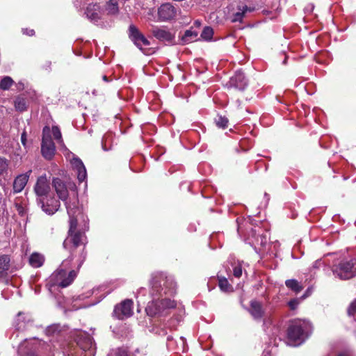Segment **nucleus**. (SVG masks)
<instances>
[{"mask_svg":"<svg viewBox=\"0 0 356 356\" xmlns=\"http://www.w3.org/2000/svg\"><path fill=\"white\" fill-rule=\"evenodd\" d=\"M150 284V294L154 300L145 308L147 314L151 317L168 315V311L176 307V303L168 298L159 300V297L174 295L176 293V282L172 277L156 273L152 274Z\"/></svg>","mask_w":356,"mask_h":356,"instance_id":"obj_1","label":"nucleus"},{"mask_svg":"<svg viewBox=\"0 0 356 356\" xmlns=\"http://www.w3.org/2000/svg\"><path fill=\"white\" fill-rule=\"evenodd\" d=\"M78 218L69 221L68 236L63 241V247L70 252V256L63 261V266L74 268L79 272L86 259L88 252L86 246L88 243L85 234L77 230Z\"/></svg>","mask_w":356,"mask_h":356,"instance_id":"obj_2","label":"nucleus"},{"mask_svg":"<svg viewBox=\"0 0 356 356\" xmlns=\"http://www.w3.org/2000/svg\"><path fill=\"white\" fill-rule=\"evenodd\" d=\"M55 192L56 193L58 200L65 202L67 213L70 217V220L73 218H83V214L77 207V194L72 200H67L69 192L65 183L58 177H54L51 182Z\"/></svg>","mask_w":356,"mask_h":356,"instance_id":"obj_3","label":"nucleus"},{"mask_svg":"<svg viewBox=\"0 0 356 356\" xmlns=\"http://www.w3.org/2000/svg\"><path fill=\"white\" fill-rule=\"evenodd\" d=\"M312 332V325L305 320L296 319L291 321L287 330V337L291 346H296L302 343Z\"/></svg>","mask_w":356,"mask_h":356,"instance_id":"obj_4","label":"nucleus"},{"mask_svg":"<svg viewBox=\"0 0 356 356\" xmlns=\"http://www.w3.org/2000/svg\"><path fill=\"white\" fill-rule=\"evenodd\" d=\"M333 274L341 280H348L356 276V259L341 261L332 268Z\"/></svg>","mask_w":356,"mask_h":356,"instance_id":"obj_5","label":"nucleus"},{"mask_svg":"<svg viewBox=\"0 0 356 356\" xmlns=\"http://www.w3.org/2000/svg\"><path fill=\"white\" fill-rule=\"evenodd\" d=\"M72 268L63 266L62 263L59 268L51 276V280L54 284L63 288L70 285L76 277L78 273L75 269H71L69 272L67 271Z\"/></svg>","mask_w":356,"mask_h":356,"instance_id":"obj_6","label":"nucleus"},{"mask_svg":"<svg viewBox=\"0 0 356 356\" xmlns=\"http://www.w3.org/2000/svg\"><path fill=\"white\" fill-rule=\"evenodd\" d=\"M129 37L134 44L146 55L152 54L154 51L152 48H147L150 45L148 39L134 25L131 24L129 27Z\"/></svg>","mask_w":356,"mask_h":356,"instance_id":"obj_7","label":"nucleus"},{"mask_svg":"<svg viewBox=\"0 0 356 356\" xmlns=\"http://www.w3.org/2000/svg\"><path fill=\"white\" fill-rule=\"evenodd\" d=\"M38 205L42 211L47 215H53L58 211L60 202L56 199L53 193L36 200Z\"/></svg>","mask_w":356,"mask_h":356,"instance_id":"obj_8","label":"nucleus"},{"mask_svg":"<svg viewBox=\"0 0 356 356\" xmlns=\"http://www.w3.org/2000/svg\"><path fill=\"white\" fill-rule=\"evenodd\" d=\"M41 152L43 157L47 160H51L56 152V147L49 134V128L47 127L43 129Z\"/></svg>","mask_w":356,"mask_h":356,"instance_id":"obj_9","label":"nucleus"},{"mask_svg":"<svg viewBox=\"0 0 356 356\" xmlns=\"http://www.w3.org/2000/svg\"><path fill=\"white\" fill-rule=\"evenodd\" d=\"M33 191L36 196V200L44 196L51 194L50 182L45 175L38 177L33 186Z\"/></svg>","mask_w":356,"mask_h":356,"instance_id":"obj_10","label":"nucleus"},{"mask_svg":"<svg viewBox=\"0 0 356 356\" xmlns=\"http://www.w3.org/2000/svg\"><path fill=\"white\" fill-rule=\"evenodd\" d=\"M75 341L77 346L83 351H92L95 343L92 337L87 332L78 330L75 334Z\"/></svg>","mask_w":356,"mask_h":356,"instance_id":"obj_11","label":"nucleus"},{"mask_svg":"<svg viewBox=\"0 0 356 356\" xmlns=\"http://www.w3.org/2000/svg\"><path fill=\"white\" fill-rule=\"evenodd\" d=\"M114 315L120 320L131 316L133 314V301L127 299L115 307Z\"/></svg>","mask_w":356,"mask_h":356,"instance_id":"obj_12","label":"nucleus"},{"mask_svg":"<svg viewBox=\"0 0 356 356\" xmlns=\"http://www.w3.org/2000/svg\"><path fill=\"white\" fill-rule=\"evenodd\" d=\"M33 323L32 315L29 312H19L16 315L13 326L17 330H24L27 327Z\"/></svg>","mask_w":356,"mask_h":356,"instance_id":"obj_13","label":"nucleus"},{"mask_svg":"<svg viewBox=\"0 0 356 356\" xmlns=\"http://www.w3.org/2000/svg\"><path fill=\"white\" fill-rule=\"evenodd\" d=\"M152 33L161 42L173 43L175 40V34L165 27L154 26L152 29Z\"/></svg>","mask_w":356,"mask_h":356,"instance_id":"obj_14","label":"nucleus"},{"mask_svg":"<svg viewBox=\"0 0 356 356\" xmlns=\"http://www.w3.org/2000/svg\"><path fill=\"white\" fill-rule=\"evenodd\" d=\"M159 19L161 21L170 20L176 17V8L170 3L162 4L158 9Z\"/></svg>","mask_w":356,"mask_h":356,"instance_id":"obj_15","label":"nucleus"},{"mask_svg":"<svg viewBox=\"0 0 356 356\" xmlns=\"http://www.w3.org/2000/svg\"><path fill=\"white\" fill-rule=\"evenodd\" d=\"M86 17L92 22H97L101 19L103 10L98 3H90L84 13Z\"/></svg>","mask_w":356,"mask_h":356,"instance_id":"obj_16","label":"nucleus"},{"mask_svg":"<svg viewBox=\"0 0 356 356\" xmlns=\"http://www.w3.org/2000/svg\"><path fill=\"white\" fill-rule=\"evenodd\" d=\"M32 173V170H29L25 173L20 174L17 175L14 181L13 184V189L14 193H18L22 192L25 186H26L29 177Z\"/></svg>","mask_w":356,"mask_h":356,"instance_id":"obj_17","label":"nucleus"},{"mask_svg":"<svg viewBox=\"0 0 356 356\" xmlns=\"http://www.w3.org/2000/svg\"><path fill=\"white\" fill-rule=\"evenodd\" d=\"M229 83L230 87L243 90L248 86V80L243 72L238 71L230 79Z\"/></svg>","mask_w":356,"mask_h":356,"instance_id":"obj_18","label":"nucleus"},{"mask_svg":"<svg viewBox=\"0 0 356 356\" xmlns=\"http://www.w3.org/2000/svg\"><path fill=\"white\" fill-rule=\"evenodd\" d=\"M72 164L77 172V178L80 182L83 181L87 176L86 169L82 162L79 158H74L72 161Z\"/></svg>","mask_w":356,"mask_h":356,"instance_id":"obj_19","label":"nucleus"},{"mask_svg":"<svg viewBox=\"0 0 356 356\" xmlns=\"http://www.w3.org/2000/svg\"><path fill=\"white\" fill-rule=\"evenodd\" d=\"M250 313L254 319H261L264 314L261 303L257 300H252L250 302Z\"/></svg>","mask_w":356,"mask_h":356,"instance_id":"obj_20","label":"nucleus"},{"mask_svg":"<svg viewBox=\"0 0 356 356\" xmlns=\"http://www.w3.org/2000/svg\"><path fill=\"white\" fill-rule=\"evenodd\" d=\"M10 258L9 255L3 254L0 256V277L4 278L8 275L10 268Z\"/></svg>","mask_w":356,"mask_h":356,"instance_id":"obj_21","label":"nucleus"},{"mask_svg":"<svg viewBox=\"0 0 356 356\" xmlns=\"http://www.w3.org/2000/svg\"><path fill=\"white\" fill-rule=\"evenodd\" d=\"M44 261V257L37 252L33 253L29 257V264L34 268H39L42 266Z\"/></svg>","mask_w":356,"mask_h":356,"instance_id":"obj_22","label":"nucleus"},{"mask_svg":"<svg viewBox=\"0 0 356 356\" xmlns=\"http://www.w3.org/2000/svg\"><path fill=\"white\" fill-rule=\"evenodd\" d=\"M285 285L288 289H291L296 293L300 292L303 289V286L297 280L295 279L286 280Z\"/></svg>","mask_w":356,"mask_h":356,"instance_id":"obj_23","label":"nucleus"},{"mask_svg":"<svg viewBox=\"0 0 356 356\" xmlns=\"http://www.w3.org/2000/svg\"><path fill=\"white\" fill-rule=\"evenodd\" d=\"M197 32L192 30H186L181 37L182 44L190 43L197 40Z\"/></svg>","mask_w":356,"mask_h":356,"instance_id":"obj_24","label":"nucleus"},{"mask_svg":"<svg viewBox=\"0 0 356 356\" xmlns=\"http://www.w3.org/2000/svg\"><path fill=\"white\" fill-rule=\"evenodd\" d=\"M252 235L254 238V241L252 243L255 245H260L261 247H265L268 243V237L266 234L256 235V230H252Z\"/></svg>","mask_w":356,"mask_h":356,"instance_id":"obj_25","label":"nucleus"},{"mask_svg":"<svg viewBox=\"0 0 356 356\" xmlns=\"http://www.w3.org/2000/svg\"><path fill=\"white\" fill-rule=\"evenodd\" d=\"M238 11L236 12L233 15V18H232L233 22H242V19L245 15V13L248 10L250 11V10L248 8V7L246 5H242V6H238Z\"/></svg>","mask_w":356,"mask_h":356,"instance_id":"obj_26","label":"nucleus"},{"mask_svg":"<svg viewBox=\"0 0 356 356\" xmlns=\"http://www.w3.org/2000/svg\"><path fill=\"white\" fill-rule=\"evenodd\" d=\"M14 106L17 111L22 112L26 110L27 104L24 97L18 96L14 101Z\"/></svg>","mask_w":356,"mask_h":356,"instance_id":"obj_27","label":"nucleus"},{"mask_svg":"<svg viewBox=\"0 0 356 356\" xmlns=\"http://www.w3.org/2000/svg\"><path fill=\"white\" fill-rule=\"evenodd\" d=\"M106 10L107 11L108 14L110 15H115L118 13L119 8H118V3L117 0H110L106 3Z\"/></svg>","mask_w":356,"mask_h":356,"instance_id":"obj_28","label":"nucleus"},{"mask_svg":"<svg viewBox=\"0 0 356 356\" xmlns=\"http://www.w3.org/2000/svg\"><path fill=\"white\" fill-rule=\"evenodd\" d=\"M218 286L220 289L225 292L232 291V286L229 284L228 280L225 277H218Z\"/></svg>","mask_w":356,"mask_h":356,"instance_id":"obj_29","label":"nucleus"},{"mask_svg":"<svg viewBox=\"0 0 356 356\" xmlns=\"http://www.w3.org/2000/svg\"><path fill=\"white\" fill-rule=\"evenodd\" d=\"M213 35V30L210 26H205L200 35V37L204 40H211Z\"/></svg>","mask_w":356,"mask_h":356,"instance_id":"obj_30","label":"nucleus"},{"mask_svg":"<svg viewBox=\"0 0 356 356\" xmlns=\"http://www.w3.org/2000/svg\"><path fill=\"white\" fill-rule=\"evenodd\" d=\"M215 123L219 128L225 129L227 127L228 119L222 115H218L215 118Z\"/></svg>","mask_w":356,"mask_h":356,"instance_id":"obj_31","label":"nucleus"},{"mask_svg":"<svg viewBox=\"0 0 356 356\" xmlns=\"http://www.w3.org/2000/svg\"><path fill=\"white\" fill-rule=\"evenodd\" d=\"M13 83V80L10 76H6L1 81L0 88L4 90H8Z\"/></svg>","mask_w":356,"mask_h":356,"instance_id":"obj_32","label":"nucleus"},{"mask_svg":"<svg viewBox=\"0 0 356 356\" xmlns=\"http://www.w3.org/2000/svg\"><path fill=\"white\" fill-rule=\"evenodd\" d=\"M9 165V161L5 158L0 157V175L7 173Z\"/></svg>","mask_w":356,"mask_h":356,"instance_id":"obj_33","label":"nucleus"},{"mask_svg":"<svg viewBox=\"0 0 356 356\" xmlns=\"http://www.w3.org/2000/svg\"><path fill=\"white\" fill-rule=\"evenodd\" d=\"M52 134H53V136H54L55 140H56L59 144L63 143L61 132H60V129L58 127L54 126L52 127Z\"/></svg>","mask_w":356,"mask_h":356,"instance_id":"obj_34","label":"nucleus"},{"mask_svg":"<svg viewBox=\"0 0 356 356\" xmlns=\"http://www.w3.org/2000/svg\"><path fill=\"white\" fill-rule=\"evenodd\" d=\"M348 314L349 316H354L356 314V299L350 305L348 309Z\"/></svg>","mask_w":356,"mask_h":356,"instance_id":"obj_35","label":"nucleus"},{"mask_svg":"<svg viewBox=\"0 0 356 356\" xmlns=\"http://www.w3.org/2000/svg\"><path fill=\"white\" fill-rule=\"evenodd\" d=\"M233 275L237 278H239L242 275V267L241 265L234 266L233 269Z\"/></svg>","mask_w":356,"mask_h":356,"instance_id":"obj_36","label":"nucleus"},{"mask_svg":"<svg viewBox=\"0 0 356 356\" xmlns=\"http://www.w3.org/2000/svg\"><path fill=\"white\" fill-rule=\"evenodd\" d=\"M112 356H129V355L126 350L119 348L117 350H115L114 355Z\"/></svg>","mask_w":356,"mask_h":356,"instance_id":"obj_37","label":"nucleus"},{"mask_svg":"<svg viewBox=\"0 0 356 356\" xmlns=\"http://www.w3.org/2000/svg\"><path fill=\"white\" fill-rule=\"evenodd\" d=\"M299 304V300L298 299H293L289 302V306L291 309H296Z\"/></svg>","mask_w":356,"mask_h":356,"instance_id":"obj_38","label":"nucleus"},{"mask_svg":"<svg viewBox=\"0 0 356 356\" xmlns=\"http://www.w3.org/2000/svg\"><path fill=\"white\" fill-rule=\"evenodd\" d=\"M108 136H104L102 138V149L104 150V151H108L111 149V147H107L106 146V142H107V140H108Z\"/></svg>","mask_w":356,"mask_h":356,"instance_id":"obj_39","label":"nucleus"},{"mask_svg":"<svg viewBox=\"0 0 356 356\" xmlns=\"http://www.w3.org/2000/svg\"><path fill=\"white\" fill-rule=\"evenodd\" d=\"M26 131H23V133L21 135V142L22 143V145H24V147H26Z\"/></svg>","mask_w":356,"mask_h":356,"instance_id":"obj_40","label":"nucleus"},{"mask_svg":"<svg viewBox=\"0 0 356 356\" xmlns=\"http://www.w3.org/2000/svg\"><path fill=\"white\" fill-rule=\"evenodd\" d=\"M22 32L24 34H26L29 36H32L35 34V31L33 29H22Z\"/></svg>","mask_w":356,"mask_h":356,"instance_id":"obj_41","label":"nucleus"},{"mask_svg":"<svg viewBox=\"0 0 356 356\" xmlns=\"http://www.w3.org/2000/svg\"><path fill=\"white\" fill-rule=\"evenodd\" d=\"M15 207L17 208V211L19 215L23 216L24 214V209L22 206L15 204Z\"/></svg>","mask_w":356,"mask_h":356,"instance_id":"obj_42","label":"nucleus"},{"mask_svg":"<svg viewBox=\"0 0 356 356\" xmlns=\"http://www.w3.org/2000/svg\"><path fill=\"white\" fill-rule=\"evenodd\" d=\"M179 339H180V341L181 342V348L184 349L185 343H186V339L184 337H181L179 338Z\"/></svg>","mask_w":356,"mask_h":356,"instance_id":"obj_43","label":"nucleus"},{"mask_svg":"<svg viewBox=\"0 0 356 356\" xmlns=\"http://www.w3.org/2000/svg\"><path fill=\"white\" fill-rule=\"evenodd\" d=\"M167 340L168 341V346H170L172 345L171 341H172V337L169 336L168 337Z\"/></svg>","mask_w":356,"mask_h":356,"instance_id":"obj_44","label":"nucleus"},{"mask_svg":"<svg viewBox=\"0 0 356 356\" xmlns=\"http://www.w3.org/2000/svg\"><path fill=\"white\" fill-rule=\"evenodd\" d=\"M51 63L50 61L47 62L46 63V70H50L51 69Z\"/></svg>","mask_w":356,"mask_h":356,"instance_id":"obj_45","label":"nucleus"},{"mask_svg":"<svg viewBox=\"0 0 356 356\" xmlns=\"http://www.w3.org/2000/svg\"><path fill=\"white\" fill-rule=\"evenodd\" d=\"M103 80H104V81H106V82H108V77H107L106 76H105V75H104V76H103Z\"/></svg>","mask_w":356,"mask_h":356,"instance_id":"obj_46","label":"nucleus"},{"mask_svg":"<svg viewBox=\"0 0 356 356\" xmlns=\"http://www.w3.org/2000/svg\"><path fill=\"white\" fill-rule=\"evenodd\" d=\"M286 57L285 58V59H284V61H283V63H284V64H286Z\"/></svg>","mask_w":356,"mask_h":356,"instance_id":"obj_47","label":"nucleus"},{"mask_svg":"<svg viewBox=\"0 0 356 356\" xmlns=\"http://www.w3.org/2000/svg\"><path fill=\"white\" fill-rule=\"evenodd\" d=\"M338 356H346L344 354H339Z\"/></svg>","mask_w":356,"mask_h":356,"instance_id":"obj_48","label":"nucleus"},{"mask_svg":"<svg viewBox=\"0 0 356 356\" xmlns=\"http://www.w3.org/2000/svg\"><path fill=\"white\" fill-rule=\"evenodd\" d=\"M195 24H197V25H199L200 24V22L198 21H196L195 22Z\"/></svg>","mask_w":356,"mask_h":356,"instance_id":"obj_49","label":"nucleus"},{"mask_svg":"<svg viewBox=\"0 0 356 356\" xmlns=\"http://www.w3.org/2000/svg\"><path fill=\"white\" fill-rule=\"evenodd\" d=\"M195 24H197V25H199L200 24V22L198 21H196L195 22Z\"/></svg>","mask_w":356,"mask_h":356,"instance_id":"obj_50","label":"nucleus"},{"mask_svg":"<svg viewBox=\"0 0 356 356\" xmlns=\"http://www.w3.org/2000/svg\"><path fill=\"white\" fill-rule=\"evenodd\" d=\"M1 278L0 277V280H1Z\"/></svg>","mask_w":356,"mask_h":356,"instance_id":"obj_51","label":"nucleus"}]
</instances>
